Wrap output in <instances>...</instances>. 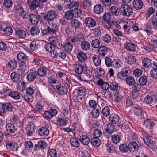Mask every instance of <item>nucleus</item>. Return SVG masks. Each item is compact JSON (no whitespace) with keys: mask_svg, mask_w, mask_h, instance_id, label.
<instances>
[{"mask_svg":"<svg viewBox=\"0 0 157 157\" xmlns=\"http://www.w3.org/2000/svg\"><path fill=\"white\" fill-rule=\"evenodd\" d=\"M17 64V61L14 59L8 62L7 64L8 67L12 70H14L16 68Z\"/></svg>","mask_w":157,"mask_h":157,"instance_id":"nucleus-54","label":"nucleus"},{"mask_svg":"<svg viewBox=\"0 0 157 157\" xmlns=\"http://www.w3.org/2000/svg\"><path fill=\"white\" fill-rule=\"evenodd\" d=\"M10 94V96L15 100H18L20 98V94L19 92L11 91Z\"/></svg>","mask_w":157,"mask_h":157,"instance_id":"nucleus-64","label":"nucleus"},{"mask_svg":"<svg viewBox=\"0 0 157 157\" xmlns=\"http://www.w3.org/2000/svg\"><path fill=\"white\" fill-rule=\"evenodd\" d=\"M70 142L71 145L75 148H78L80 145V143L78 140L74 137H71L70 139Z\"/></svg>","mask_w":157,"mask_h":157,"instance_id":"nucleus-40","label":"nucleus"},{"mask_svg":"<svg viewBox=\"0 0 157 157\" xmlns=\"http://www.w3.org/2000/svg\"><path fill=\"white\" fill-rule=\"evenodd\" d=\"M84 23L86 26L90 28L95 27L96 24L95 20L90 17H86L85 19Z\"/></svg>","mask_w":157,"mask_h":157,"instance_id":"nucleus-19","label":"nucleus"},{"mask_svg":"<svg viewBox=\"0 0 157 157\" xmlns=\"http://www.w3.org/2000/svg\"><path fill=\"white\" fill-rule=\"evenodd\" d=\"M142 63L145 71H147L152 66V60L148 57L144 58Z\"/></svg>","mask_w":157,"mask_h":157,"instance_id":"nucleus-14","label":"nucleus"},{"mask_svg":"<svg viewBox=\"0 0 157 157\" xmlns=\"http://www.w3.org/2000/svg\"><path fill=\"white\" fill-rule=\"evenodd\" d=\"M6 143V148L9 151H14L18 150L19 146L17 143L9 141H7Z\"/></svg>","mask_w":157,"mask_h":157,"instance_id":"nucleus-13","label":"nucleus"},{"mask_svg":"<svg viewBox=\"0 0 157 157\" xmlns=\"http://www.w3.org/2000/svg\"><path fill=\"white\" fill-rule=\"evenodd\" d=\"M77 57L78 60L81 62H84L87 58L86 53L82 52H78Z\"/></svg>","mask_w":157,"mask_h":157,"instance_id":"nucleus-42","label":"nucleus"},{"mask_svg":"<svg viewBox=\"0 0 157 157\" xmlns=\"http://www.w3.org/2000/svg\"><path fill=\"white\" fill-rule=\"evenodd\" d=\"M47 144L43 140L39 141L37 144H35L33 147L35 151H37L40 149H44L47 147Z\"/></svg>","mask_w":157,"mask_h":157,"instance_id":"nucleus-17","label":"nucleus"},{"mask_svg":"<svg viewBox=\"0 0 157 157\" xmlns=\"http://www.w3.org/2000/svg\"><path fill=\"white\" fill-rule=\"evenodd\" d=\"M76 77L80 81H85L86 79L93 77L92 70L85 67L81 75H76Z\"/></svg>","mask_w":157,"mask_h":157,"instance_id":"nucleus-5","label":"nucleus"},{"mask_svg":"<svg viewBox=\"0 0 157 157\" xmlns=\"http://www.w3.org/2000/svg\"><path fill=\"white\" fill-rule=\"evenodd\" d=\"M132 110L134 114L137 116L141 115L143 113L142 110L139 106H135L133 107L132 109Z\"/></svg>","mask_w":157,"mask_h":157,"instance_id":"nucleus-48","label":"nucleus"},{"mask_svg":"<svg viewBox=\"0 0 157 157\" xmlns=\"http://www.w3.org/2000/svg\"><path fill=\"white\" fill-rule=\"evenodd\" d=\"M110 13L113 16L117 17L119 15L120 10L118 8L115 6H113L110 8Z\"/></svg>","mask_w":157,"mask_h":157,"instance_id":"nucleus-43","label":"nucleus"},{"mask_svg":"<svg viewBox=\"0 0 157 157\" xmlns=\"http://www.w3.org/2000/svg\"><path fill=\"white\" fill-rule=\"evenodd\" d=\"M57 123L59 126H62L67 125V120L63 117L58 118L57 120Z\"/></svg>","mask_w":157,"mask_h":157,"instance_id":"nucleus-58","label":"nucleus"},{"mask_svg":"<svg viewBox=\"0 0 157 157\" xmlns=\"http://www.w3.org/2000/svg\"><path fill=\"white\" fill-rule=\"evenodd\" d=\"M112 15L110 12H105L101 17L102 22L105 27L108 29H110L112 22L114 20H111Z\"/></svg>","mask_w":157,"mask_h":157,"instance_id":"nucleus-4","label":"nucleus"},{"mask_svg":"<svg viewBox=\"0 0 157 157\" xmlns=\"http://www.w3.org/2000/svg\"><path fill=\"white\" fill-rule=\"evenodd\" d=\"M119 150L123 153L127 152L129 150V145H127L124 144H121L119 147Z\"/></svg>","mask_w":157,"mask_h":157,"instance_id":"nucleus-53","label":"nucleus"},{"mask_svg":"<svg viewBox=\"0 0 157 157\" xmlns=\"http://www.w3.org/2000/svg\"><path fill=\"white\" fill-rule=\"evenodd\" d=\"M49 43L53 44L55 46H56L58 48H59L60 43L59 42V40L55 36H52L49 38Z\"/></svg>","mask_w":157,"mask_h":157,"instance_id":"nucleus-35","label":"nucleus"},{"mask_svg":"<svg viewBox=\"0 0 157 157\" xmlns=\"http://www.w3.org/2000/svg\"><path fill=\"white\" fill-rule=\"evenodd\" d=\"M57 91L58 94L61 96L66 95L68 91L67 87L63 85H61Z\"/></svg>","mask_w":157,"mask_h":157,"instance_id":"nucleus-39","label":"nucleus"},{"mask_svg":"<svg viewBox=\"0 0 157 157\" xmlns=\"http://www.w3.org/2000/svg\"><path fill=\"white\" fill-rule=\"evenodd\" d=\"M38 132L39 135L41 137H46L49 133V130L45 127L40 128L39 129Z\"/></svg>","mask_w":157,"mask_h":157,"instance_id":"nucleus-27","label":"nucleus"},{"mask_svg":"<svg viewBox=\"0 0 157 157\" xmlns=\"http://www.w3.org/2000/svg\"><path fill=\"white\" fill-rule=\"evenodd\" d=\"M145 0L148 3H151L150 0ZM132 3L133 7L136 10H139L142 9L144 5L141 0H134Z\"/></svg>","mask_w":157,"mask_h":157,"instance_id":"nucleus-18","label":"nucleus"},{"mask_svg":"<svg viewBox=\"0 0 157 157\" xmlns=\"http://www.w3.org/2000/svg\"><path fill=\"white\" fill-rule=\"evenodd\" d=\"M15 34L17 36L20 38H24L26 36L25 31L20 29L16 30Z\"/></svg>","mask_w":157,"mask_h":157,"instance_id":"nucleus-37","label":"nucleus"},{"mask_svg":"<svg viewBox=\"0 0 157 157\" xmlns=\"http://www.w3.org/2000/svg\"><path fill=\"white\" fill-rule=\"evenodd\" d=\"M29 22L32 24L36 25L39 21L38 17L34 14H31L29 15Z\"/></svg>","mask_w":157,"mask_h":157,"instance_id":"nucleus-22","label":"nucleus"},{"mask_svg":"<svg viewBox=\"0 0 157 157\" xmlns=\"http://www.w3.org/2000/svg\"><path fill=\"white\" fill-rule=\"evenodd\" d=\"M4 34L6 36H10L12 35L13 33L12 28L10 26L5 27L3 29Z\"/></svg>","mask_w":157,"mask_h":157,"instance_id":"nucleus-56","label":"nucleus"},{"mask_svg":"<svg viewBox=\"0 0 157 157\" xmlns=\"http://www.w3.org/2000/svg\"><path fill=\"white\" fill-rule=\"evenodd\" d=\"M111 138L112 143L115 144L119 143L121 140L120 136L117 134L112 135Z\"/></svg>","mask_w":157,"mask_h":157,"instance_id":"nucleus-45","label":"nucleus"},{"mask_svg":"<svg viewBox=\"0 0 157 157\" xmlns=\"http://www.w3.org/2000/svg\"><path fill=\"white\" fill-rule=\"evenodd\" d=\"M18 60L21 63H24L25 64V62L27 60V56L23 52H21L18 54L17 55Z\"/></svg>","mask_w":157,"mask_h":157,"instance_id":"nucleus-46","label":"nucleus"},{"mask_svg":"<svg viewBox=\"0 0 157 157\" xmlns=\"http://www.w3.org/2000/svg\"><path fill=\"white\" fill-rule=\"evenodd\" d=\"M108 49L107 47L104 45L100 46L98 48V52L100 56H104L108 53Z\"/></svg>","mask_w":157,"mask_h":157,"instance_id":"nucleus-29","label":"nucleus"},{"mask_svg":"<svg viewBox=\"0 0 157 157\" xmlns=\"http://www.w3.org/2000/svg\"><path fill=\"white\" fill-rule=\"evenodd\" d=\"M97 85L102 87V89L105 90L109 89L110 85L108 82H104L102 79H100L97 81Z\"/></svg>","mask_w":157,"mask_h":157,"instance_id":"nucleus-28","label":"nucleus"},{"mask_svg":"<svg viewBox=\"0 0 157 157\" xmlns=\"http://www.w3.org/2000/svg\"><path fill=\"white\" fill-rule=\"evenodd\" d=\"M109 119L110 123L116 124L119 122L120 117L117 115L112 114L109 116Z\"/></svg>","mask_w":157,"mask_h":157,"instance_id":"nucleus-26","label":"nucleus"},{"mask_svg":"<svg viewBox=\"0 0 157 157\" xmlns=\"http://www.w3.org/2000/svg\"><path fill=\"white\" fill-rule=\"evenodd\" d=\"M125 60L127 61L128 63L130 65L134 64L136 61L135 57L132 55L127 56L125 58Z\"/></svg>","mask_w":157,"mask_h":157,"instance_id":"nucleus-47","label":"nucleus"},{"mask_svg":"<svg viewBox=\"0 0 157 157\" xmlns=\"http://www.w3.org/2000/svg\"><path fill=\"white\" fill-rule=\"evenodd\" d=\"M6 131L9 133L13 134L16 131V127L14 125L11 123L7 124L5 126Z\"/></svg>","mask_w":157,"mask_h":157,"instance_id":"nucleus-25","label":"nucleus"},{"mask_svg":"<svg viewBox=\"0 0 157 157\" xmlns=\"http://www.w3.org/2000/svg\"><path fill=\"white\" fill-rule=\"evenodd\" d=\"M57 113L58 111L56 109L50 108L48 110L44 111L43 117L46 119H51Z\"/></svg>","mask_w":157,"mask_h":157,"instance_id":"nucleus-9","label":"nucleus"},{"mask_svg":"<svg viewBox=\"0 0 157 157\" xmlns=\"http://www.w3.org/2000/svg\"><path fill=\"white\" fill-rule=\"evenodd\" d=\"M143 140L144 143L148 146L153 151H155L157 149V147L155 142L151 139V137L149 136H144Z\"/></svg>","mask_w":157,"mask_h":157,"instance_id":"nucleus-7","label":"nucleus"},{"mask_svg":"<svg viewBox=\"0 0 157 157\" xmlns=\"http://www.w3.org/2000/svg\"><path fill=\"white\" fill-rule=\"evenodd\" d=\"M85 69V67L80 64L78 62H76L73 64V71L77 75H81L82 74Z\"/></svg>","mask_w":157,"mask_h":157,"instance_id":"nucleus-15","label":"nucleus"},{"mask_svg":"<svg viewBox=\"0 0 157 157\" xmlns=\"http://www.w3.org/2000/svg\"><path fill=\"white\" fill-rule=\"evenodd\" d=\"M94 64L96 66H99L101 64V59L99 56L94 55L92 57Z\"/></svg>","mask_w":157,"mask_h":157,"instance_id":"nucleus-61","label":"nucleus"},{"mask_svg":"<svg viewBox=\"0 0 157 157\" xmlns=\"http://www.w3.org/2000/svg\"><path fill=\"white\" fill-rule=\"evenodd\" d=\"M94 11L95 13L100 14L103 12L104 8L103 6L101 4H97L94 7Z\"/></svg>","mask_w":157,"mask_h":157,"instance_id":"nucleus-36","label":"nucleus"},{"mask_svg":"<svg viewBox=\"0 0 157 157\" xmlns=\"http://www.w3.org/2000/svg\"><path fill=\"white\" fill-rule=\"evenodd\" d=\"M30 32L32 36H37L40 33V29L37 26H33L31 28Z\"/></svg>","mask_w":157,"mask_h":157,"instance_id":"nucleus-41","label":"nucleus"},{"mask_svg":"<svg viewBox=\"0 0 157 157\" xmlns=\"http://www.w3.org/2000/svg\"><path fill=\"white\" fill-rule=\"evenodd\" d=\"M126 83L129 86H132L136 83L134 78L132 76H128L126 78Z\"/></svg>","mask_w":157,"mask_h":157,"instance_id":"nucleus-59","label":"nucleus"},{"mask_svg":"<svg viewBox=\"0 0 157 157\" xmlns=\"http://www.w3.org/2000/svg\"><path fill=\"white\" fill-rule=\"evenodd\" d=\"M70 25L71 27L76 30L81 28L82 24L79 19L76 18H73L70 21Z\"/></svg>","mask_w":157,"mask_h":157,"instance_id":"nucleus-16","label":"nucleus"},{"mask_svg":"<svg viewBox=\"0 0 157 157\" xmlns=\"http://www.w3.org/2000/svg\"><path fill=\"white\" fill-rule=\"evenodd\" d=\"M39 16L47 21L49 24L50 22L53 21L55 19H56L58 17V15L55 10H51L49 11L47 13H41L40 14Z\"/></svg>","mask_w":157,"mask_h":157,"instance_id":"nucleus-1","label":"nucleus"},{"mask_svg":"<svg viewBox=\"0 0 157 157\" xmlns=\"http://www.w3.org/2000/svg\"><path fill=\"white\" fill-rule=\"evenodd\" d=\"M83 35L80 33L78 35V38L79 39V41H82L81 44V47L82 50L87 51L89 50L90 47V44L87 41H85V38L81 39V37Z\"/></svg>","mask_w":157,"mask_h":157,"instance_id":"nucleus-10","label":"nucleus"},{"mask_svg":"<svg viewBox=\"0 0 157 157\" xmlns=\"http://www.w3.org/2000/svg\"><path fill=\"white\" fill-rule=\"evenodd\" d=\"M120 11L124 16L129 17L133 13L132 9L128 5L124 4L120 8Z\"/></svg>","mask_w":157,"mask_h":157,"instance_id":"nucleus-6","label":"nucleus"},{"mask_svg":"<svg viewBox=\"0 0 157 157\" xmlns=\"http://www.w3.org/2000/svg\"><path fill=\"white\" fill-rule=\"evenodd\" d=\"M105 61L106 65L108 67H112L116 68H118L122 65L121 61L117 59H114L112 60L110 58L106 57L105 58Z\"/></svg>","mask_w":157,"mask_h":157,"instance_id":"nucleus-3","label":"nucleus"},{"mask_svg":"<svg viewBox=\"0 0 157 157\" xmlns=\"http://www.w3.org/2000/svg\"><path fill=\"white\" fill-rule=\"evenodd\" d=\"M47 69L46 68L43 67H40L38 68L36 71L37 75L41 77L44 76L46 74Z\"/></svg>","mask_w":157,"mask_h":157,"instance_id":"nucleus-55","label":"nucleus"},{"mask_svg":"<svg viewBox=\"0 0 157 157\" xmlns=\"http://www.w3.org/2000/svg\"><path fill=\"white\" fill-rule=\"evenodd\" d=\"M44 48L48 52H51L52 50H55V46L53 44L48 43L44 46Z\"/></svg>","mask_w":157,"mask_h":157,"instance_id":"nucleus-60","label":"nucleus"},{"mask_svg":"<svg viewBox=\"0 0 157 157\" xmlns=\"http://www.w3.org/2000/svg\"><path fill=\"white\" fill-rule=\"evenodd\" d=\"M155 124L154 121L151 119H148L145 120L143 123V125L151 130L153 129Z\"/></svg>","mask_w":157,"mask_h":157,"instance_id":"nucleus-23","label":"nucleus"},{"mask_svg":"<svg viewBox=\"0 0 157 157\" xmlns=\"http://www.w3.org/2000/svg\"><path fill=\"white\" fill-rule=\"evenodd\" d=\"M47 153L48 156L50 157H64L63 155H58L56 150L53 148L49 149Z\"/></svg>","mask_w":157,"mask_h":157,"instance_id":"nucleus-30","label":"nucleus"},{"mask_svg":"<svg viewBox=\"0 0 157 157\" xmlns=\"http://www.w3.org/2000/svg\"><path fill=\"white\" fill-rule=\"evenodd\" d=\"M27 3L30 10H33L39 7L41 4L39 0H28Z\"/></svg>","mask_w":157,"mask_h":157,"instance_id":"nucleus-11","label":"nucleus"},{"mask_svg":"<svg viewBox=\"0 0 157 157\" xmlns=\"http://www.w3.org/2000/svg\"><path fill=\"white\" fill-rule=\"evenodd\" d=\"M155 15H153L151 17L150 21L152 23L153 27L157 28V10L155 11Z\"/></svg>","mask_w":157,"mask_h":157,"instance_id":"nucleus-62","label":"nucleus"},{"mask_svg":"<svg viewBox=\"0 0 157 157\" xmlns=\"http://www.w3.org/2000/svg\"><path fill=\"white\" fill-rule=\"evenodd\" d=\"M115 129V126L113 124L109 123L106 124L105 130L106 132L111 134L114 131Z\"/></svg>","mask_w":157,"mask_h":157,"instance_id":"nucleus-31","label":"nucleus"},{"mask_svg":"<svg viewBox=\"0 0 157 157\" xmlns=\"http://www.w3.org/2000/svg\"><path fill=\"white\" fill-rule=\"evenodd\" d=\"M90 143L93 146L99 147L101 144L100 141L98 138L94 137L90 140Z\"/></svg>","mask_w":157,"mask_h":157,"instance_id":"nucleus-52","label":"nucleus"},{"mask_svg":"<svg viewBox=\"0 0 157 157\" xmlns=\"http://www.w3.org/2000/svg\"><path fill=\"white\" fill-rule=\"evenodd\" d=\"M79 140L80 142L84 145H87L90 142V139L86 135H82L80 137Z\"/></svg>","mask_w":157,"mask_h":157,"instance_id":"nucleus-38","label":"nucleus"},{"mask_svg":"<svg viewBox=\"0 0 157 157\" xmlns=\"http://www.w3.org/2000/svg\"><path fill=\"white\" fill-rule=\"evenodd\" d=\"M147 81L148 78L147 77L144 75L141 76L138 79L139 84L143 86L146 85Z\"/></svg>","mask_w":157,"mask_h":157,"instance_id":"nucleus-49","label":"nucleus"},{"mask_svg":"<svg viewBox=\"0 0 157 157\" xmlns=\"http://www.w3.org/2000/svg\"><path fill=\"white\" fill-rule=\"evenodd\" d=\"M129 151H137L141 146V144L138 141H131L128 144Z\"/></svg>","mask_w":157,"mask_h":157,"instance_id":"nucleus-12","label":"nucleus"},{"mask_svg":"<svg viewBox=\"0 0 157 157\" xmlns=\"http://www.w3.org/2000/svg\"><path fill=\"white\" fill-rule=\"evenodd\" d=\"M72 11L73 17H74L75 18L79 17L82 14L81 10L78 8L72 10Z\"/></svg>","mask_w":157,"mask_h":157,"instance_id":"nucleus-63","label":"nucleus"},{"mask_svg":"<svg viewBox=\"0 0 157 157\" xmlns=\"http://www.w3.org/2000/svg\"><path fill=\"white\" fill-rule=\"evenodd\" d=\"M13 107V106L10 103L0 102V116H1L3 119H5L6 116L5 113L7 112L12 111Z\"/></svg>","mask_w":157,"mask_h":157,"instance_id":"nucleus-2","label":"nucleus"},{"mask_svg":"<svg viewBox=\"0 0 157 157\" xmlns=\"http://www.w3.org/2000/svg\"><path fill=\"white\" fill-rule=\"evenodd\" d=\"M73 45L70 42H67L62 44H60L59 48H64V50L67 52H70L73 49Z\"/></svg>","mask_w":157,"mask_h":157,"instance_id":"nucleus-21","label":"nucleus"},{"mask_svg":"<svg viewBox=\"0 0 157 157\" xmlns=\"http://www.w3.org/2000/svg\"><path fill=\"white\" fill-rule=\"evenodd\" d=\"M114 96L115 101L117 103L121 102L123 98V96L119 91L116 92Z\"/></svg>","mask_w":157,"mask_h":157,"instance_id":"nucleus-51","label":"nucleus"},{"mask_svg":"<svg viewBox=\"0 0 157 157\" xmlns=\"http://www.w3.org/2000/svg\"><path fill=\"white\" fill-rule=\"evenodd\" d=\"M128 71L125 69L121 70L120 73L117 75V77L121 79H124V78L127 77Z\"/></svg>","mask_w":157,"mask_h":157,"instance_id":"nucleus-50","label":"nucleus"},{"mask_svg":"<svg viewBox=\"0 0 157 157\" xmlns=\"http://www.w3.org/2000/svg\"><path fill=\"white\" fill-rule=\"evenodd\" d=\"M152 25L150 24V23L144 24L142 27L143 30L149 36L152 34L153 33L152 29H155V28H154L152 26Z\"/></svg>","mask_w":157,"mask_h":157,"instance_id":"nucleus-20","label":"nucleus"},{"mask_svg":"<svg viewBox=\"0 0 157 157\" xmlns=\"http://www.w3.org/2000/svg\"><path fill=\"white\" fill-rule=\"evenodd\" d=\"M36 71H34L29 72L27 75V78L29 82L33 81L37 78Z\"/></svg>","mask_w":157,"mask_h":157,"instance_id":"nucleus-34","label":"nucleus"},{"mask_svg":"<svg viewBox=\"0 0 157 157\" xmlns=\"http://www.w3.org/2000/svg\"><path fill=\"white\" fill-rule=\"evenodd\" d=\"M36 129L35 124L33 122H29L25 128V132L28 136H33Z\"/></svg>","mask_w":157,"mask_h":157,"instance_id":"nucleus-8","label":"nucleus"},{"mask_svg":"<svg viewBox=\"0 0 157 157\" xmlns=\"http://www.w3.org/2000/svg\"><path fill=\"white\" fill-rule=\"evenodd\" d=\"M124 48L127 50L130 51H134L136 46L135 44L131 42H127L124 45Z\"/></svg>","mask_w":157,"mask_h":157,"instance_id":"nucleus-33","label":"nucleus"},{"mask_svg":"<svg viewBox=\"0 0 157 157\" xmlns=\"http://www.w3.org/2000/svg\"><path fill=\"white\" fill-rule=\"evenodd\" d=\"M10 77L11 79L13 82H17L19 80L21 76L19 74L14 71L12 73Z\"/></svg>","mask_w":157,"mask_h":157,"instance_id":"nucleus-44","label":"nucleus"},{"mask_svg":"<svg viewBox=\"0 0 157 157\" xmlns=\"http://www.w3.org/2000/svg\"><path fill=\"white\" fill-rule=\"evenodd\" d=\"M100 41L97 39H95L93 40L91 44L92 47L94 48H99L100 47Z\"/></svg>","mask_w":157,"mask_h":157,"instance_id":"nucleus-57","label":"nucleus"},{"mask_svg":"<svg viewBox=\"0 0 157 157\" xmlns=\"http://www.w3.org/2000/svg\"><path fill=\"white\" fill-rule=\"evenodd\" d=\"M49 84L52 89L57 90L61 85V83L59 81L54 79H52L49 82Z\"/></svg>","mask_w":157,"mask_h":157,"instance_id":"nucleus-24","label":"nucleus"},{"mask_svg":"<svg viewBox=\"0 0 157 157\" xmlns=\"http://www.w3.org/2000/svg\"><path fill=\"white\" fill-rule=\"evenodd\" d=\"M141 86L140 84L136 83L133 85L132 96L133 98H135V94L140 91L141 90Z\"/></svg>","mask_w":157,"mask_h":157,"instance_id":"nucleus-32","label":"nucleus"}]
</instances>
